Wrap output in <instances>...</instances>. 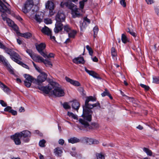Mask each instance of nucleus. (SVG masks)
Returning <instances> with one entry per match:
<instances>
[{
	"mask_svg": "<svg viewBox=\"0 0 159 159\" xmlns=\"http://www.w3.org/2000/svg\"><path fill=\"white\" fill-rule=\"evenodd\" d=\"M125 1V0H120V4L123 7H126V4Z\"/></svg>",
	"mask_w": 159,
	"mask_h": 159,
	"instance_id": "50",
	"label": "nucleus"
},
{
	"mask_svg": "<svg viewBox=\"0 0 159 159\" xmlns=\"http://www.w3.org/2000/svg\"><path fill=\"white\" fill-rule=\"evenodd\" d=\"M93 77L94 78H96L97 79H100V77L98 76V75L95 72H94L93 74L92 75Z\"/></svg>",
	"mask_w": 159,
	"mask_h": 159,
	"instance_id": "54",
	"label": "nucleus"
},
{
	"mask_svg": "<svg viewBox=\"0 0 159 159\" xmlns=\"http://www.w3.org/2000/svg\"><path fill=\"white\" fill-rule=\"evenodd\" d=\"M65 78L67 82L70 83L74 86H79L80 85V83L78 81L72 80L67 77H66Z\"/></svg>",
	"mask_w": 159,
	"mask_h": 159,
	"instance_id": "22",
	"label": "nucleus"
},
{
	"mask_svg": "<svg viewBox=\"0 0 159 159\" xmlns=\"http://www.w3.org/2000/svg\"><path fill=\"white\" fill-rule=\"evenodd\" d=\"M129 33L134 37H135L137 35L136 33L132 30L130 32H129Z\"/></svg>",
	"mask_w": 159,
	"mask_h": 159,
	"instance_id": "60",
	"label": "nucleus"
},
{
	"mask_svg": "<svg viewBox=\"0 0 159 159\" xmlns=\"http://www.w3.org/2000/svg\"><path fill=\"white\" fill-rule=\"evenodd\" d=\"M86 26V22L83 21V22L82 24H81L80 25V28L81 30H83Z\"/></svg>",
	"mask_w": 159,
	"mask_h": 159,
	"instance_id": "46",
	"label": "nucleus"
},
{
	"mask_svg": "<svg viewBox=\"0 0 159 159\" xmlns=\"http://www.w3.org/2000/svg\"><path fill=\"white\" fill-rule=\"evenodd\" d=\"M18 35L27 39L29 38L31 36V34L30 33L27 32L24 34H21L20 32H18Z\"/></svg>",
	"mask_w": 159,
	"mask_h": 159,
	"instance_id": "30",
	"label": "nucleus"
},
{
	"mask_svg": "<svg viewBox=\"0 0 159 159\" xmlns=\"http://www.w3.org/2000/svg\"><path fill=\"white\" fill-rule=\"evenodd\" d=\"M153 82L157 84H159V78L154 77L153 78Z\"/></svg>",
	"mask_w": 159,
	"mask_h": 159,
	"instance_id": "47",
	"label": "nucleus"
},
{
	"mask_svg": "<svg viewBox=\"0 0 159 159\" xmlns=\"http://www.w3.org/2000/svg\"><path fill=\"white\" fill-rule=\"evenodd\" d=\"M54 153L58 156H61L62 153V149L60 148H57L54 150Z\"/></svg>",
	"mask_w": 159,
	"mask_h": 159,
	"instance_id": "29",
	"label": "nucleus"
},
{
	"mask_svg": "<svg viewBox=\"0 0 159 159\" xmlns=\"http://www.w3.org/2000/svg\"><path fill=\"white\" fill-rule=\"evenodd\" d=\"M123 96H125V97L126 99L128 101H129V102H131L133 103L134 104L137 103L136 100L134 99L133 98L129 97L125 95H123Z\"/></svg>",
	"mask_w": 159,
	"mask_h": 159,
	"instance_id": "32",
	"label": "nucleus"
},
{
	"mask_svg": "<svg viewBox=\"0 0 159 159\" xmlns=\"http://www.w3.org/2000/svg\"><path fill=\"white\" fill-rule=\"evenodd\" d=\"M73 61L74 63L76 64H83L84 63V58L82 57H76L73 60Z\"/></svg>",
	"mask_w": 159,
	"mask_h": 159,
	"instance_id": "23",
	"label": "nucleus"
},
{
	"mask_svg": "<svg viewBox=\"0 0 159 159\" xmlns=\"http://www.w3.org/2000/svg\"><path fill=\"white\" fill-rule=\"evenodd\" d=\"M35 46L37 50L43 57L46 56V53L43 52V50L45 48L46 45L45 43H42L39 44L35 43Z\"/></svg>",
	"mask_w": 159,
	"mask_h": 159,
	"instance_id": "7",
	"label": "nucleus"
},
{
	"mask_svg": "<svg viewBox=\"0 0 159 159\" xmlns=\"http://www.w3.org/2000/svg\"><path fill=\"white\" fill-rule=\"evenodd\" d=\"M86 48L88 51L89 55L91 56H92L93 53V51L92 48L88 45L86 46Z\"/></svg>",
	"mask_w": 159,
	"mask_h": 159,
	"instance_id": "41",
	"label": "nucleus"
},
{
	"mask_svg": "<svg viewBox=\"0 0 159 159\" xmlns=\"http://www.w3.org/2000/svg\"><path fill=\"white\" fill-rule=\"evenodd\" d=\"M11 27L14 29V30H15L17 34L18 35V32H19L18 31V26L15 24H14Z\"/></svg>",
	"mask_w": 159,
	"mask_h": 159,
	"instance_id": "45",
	"label": "nucleus"
},
{
	"mask_svg": "<svg viewBox=\"0 0 159 159\" xmlns=\"http://www.w3.org/2000/svg\"><path fill=\"white\" fill-rule=\"evenodd\" d=\"M3 64L4 66L7 67V69L11 74H14V71L13 68L7 61H6Z\"/></svg>",
	"mask_w": 159,
	"mask_h": 159,
	"instance_id": "24",
	"label": "nucleus"
},
{
	"mask_svg": "<svg viewBox=\"0 0 159 159\" xmlns=\"http://www.w3.org/2000/svg\"><path fill=\"white\" fill-rule=\"evenodd\" d=\"M96 156L98 159H105L104 156L101 154L98 153Z\"/></svg>",
	"mask_w": 159,
	"mask_h": 159,
	"instance_id": "49",
	"label": "nucleus"
},
{
	"mask_svg": "<svg viewBox=\"0 0 159 159\" xmlns=\"http://www.w3.org/2000/svg\"><path fill=\"white\" fill-rule=\"evenodd\" d=\"M84 21L85 22H87L89 24L90 22V20L88 19L87 17H85L84 18Z\"/></svg>",
	"mask_w": 159,
	"mask_h": 159,
	"instance_id": "58",
	"label": "nucleus"
},
{
	"mask_svg": "<svg viewBox=\"0 0 159 159\" xmlns=\"http://www.w3.org/2000/svg\"><path fill=\"white\" fill-rule=\"evenodd\" d=\"M0 103L3 107H6L7 106L6 103L2 100H0Z\"/></svg>",
	"mask_w": 159,
	"mask_h": 159,
	"instance_id": "59",
	"label": "nucleus"
},
{
	"mask_svg": "<svg viewBox=\"0 0 159 159\" xmlns=\"http://www.w3.org/2000/svg\"><path fill=\"white\" fill-rule=\"evenodd\" d=\"M143 150L148 155L150 156H151L152 155V152L151 150H149L148 149L146 148H143Z\"/></svg>",
	"mask_w": 159,
	"mask_h": 159,
	"instance_id": "35",
	"label": "nucleus"
},
{
	"mask_svg": "<svg viewBox=\"0 0 159 159\" xmlns=\"http://www.w3.org/2000/svg\"><path fill=\"white\" fill-rule=\"evenodd\" d=\"M64 5L72 10V14L73 17L75 18L80 16V14L78 11V9L76 6L69 2H65Z\"/></svg>",
	"mask_w": 159,
	"mask_h": 159,
	"instance_id": "5",
	"label": "nucleus"
},
{
	"mask_svg": "<svg viewBox=\"0 0 159 159\" xmlns=\"http://www.w3.org/2000/svg\"><path fill=\"white\" fill-rule=\"evenodd\" d=\"M64 30L66 32H68L71 30V28L68 25H65L63 27Z\"/></svg>",
	"mask_w": 159,
	"mask_h": 159,
	"instance_id": "38",
	"label": "nucleus"
},
{
	"mask_svg": "<svg viewBox=\"0 0 159 159\" xmlns=\"http://www.w3.org/2000/svg\"><path fill=\"white\" fill-rule=\"evenodd\" d=\"M98 27L96 26L94 27L93 29V37L94 38H96L97 36V34H98Z\"/></svg>",
	"mask_w": 159,
	"mask_h": 159,
	"instance_id": "37",
	"label": "nucleus"
},
{
	"mask_svg": "<svg viewBox=\"0 0 159 159\" xmlns=\"http://www.w3.org/2000/svg\"><path fill=\"white\" fill-rule=\"evenodd\" d=\"M46 56L45 57H44L45 58H50L52 57H54V55L53 53H51L49 54V55H47L46 54Z\"/></svg>",
	"mask_w": 159,
	"mask_h": 159,
	"instance_id": "55",
	"label": "nucleus"
},
{
	"mask_svg": "<svg viewBox=\"0 0 159 159\" xmlns=\"http://www.w3.org/2000/svg\"><path fill=\"white\" fill-rule=\"evenodd\" d=\"M76 33L75 30H73L68 34V36L69 38H74Z\"/></svg>",
	"mask_w": 159,
	"mask_h": 159,
	"instance_id": "33",
	"label": "nucleus"
},
{
	"mask_svg": "<svg viewBox=\"0 0 159 159\" xmlns=\"http://www.w3.org/2000/svg\"><path fill=\"white\" fill-rule=\"evenodd\" d=\"M85 71L89 74L90 75L92 76L94 72V71L92 70H89L87 69L86 68H85Z\"/></svg>",
	"mask_w": 159,
	"mask_h": 159,
	"instance_id": "48",
	"label": "nucleus"
},
{
	"mask_svg": "<svg viewBox=\"0 0 159 159\" xmlns=\"http://www.w3.org/2000/svg\"><path fill=\"white\" fill-rule=\"evenodd\" d=\"M10 112L13 115H17V111L12 109H11V110Z\"/></svg>",
	"mask_w": 159,
	"mask_h": 159,
	"instance_id": "63",
	"label": "nucleus"
},
{
	"mask_svg": "<svg viewBox=\"0 0 159 159\" xmlns=\"http://www.w3.org/2000/svg\"><path fill=\"white\" fill-rule=\"evenodd\" d=\"M71 105L72 108L77 111L78 110L80 107L79 102L76 100H75L72 102Z\"/></svg>",
	"mask_w": 159,
	"mask_h": 159,
	"instance_id": "25",
	"label": "nucleus"
},
{
	"mask_svg": "<svg viewBox=\"0 0 159 159\" xmlns=\"http://www.w3.org/2000/svg\"><path fill=\"white\" fill-rule=\"evenodd\" d=\"M40 57L42 58H40V59L41 60H39L38 59V61H37V62H43L47 66H49L50 67H51L52 66V64L51 63V61H48V60H44L43 57L40 56Z\"/></svg>",
	"mask_w": 159,
	"mask_h": 159,
	"instance_id": "21",
	"label": "nucleus"
},
{
	"mask_svg": "<svg viewBox=\"0 0 159 159\" xmlns=\"http://www.w3.org/2000/svg\"><path fill=\"white\" fill-rule=\"evenodd\" d=\"M11 138L14 140L15 144L16 145H20L21 143L20 140V136L19 133H16L14 135L11 136Z\"/></svg>",
	"mask_w": 159,
	"mask_h": 159,
	"instance_id": "14",
	"label": "nucleus"
},
{
	"mask_svg": "<svg viewBox=\"0 0 159 159\" xmlns=\"http://www.w3.org/2000/svg\"><path fill=\"white\" fill-rule=\"evenodd\" d=\"M96 98L92 96H89L86 97V99L84 105H83V107H87L90 104L89 103V102L90 101L92 102L96 101Z\"/></svg>",
	"mask_w": 159,
	"mask_h": 159,
	"instance_id": "18",
	"label": "nucleus"
},
{
	"mask_svg": "<svg viewBox=\"0 0 159 159\" xmlns=\"http://www.w3.org/2000/svg\"><path fill=\"white\" fill-rule=\"evenodd\" d=\"M39 89L42 90L46 94H48L50 91L52 89V87L51 85V82L48 86L45 87H41L39 88Z\"/></svg>",
	"mask_w": 159,
	"mask_h": 159,
	"instance_id": "15",
	"label": "nucleus"
},
{
	"mask_svg": "<svg viewBox=\"0 0 159 159\" xmlns=\"http://www.w3.org/2000/svg\"><path fill=\"white\" fill-rule=\"evenodd\" d=\"M69 143H75L80 142V140L76 137H72L68 139Z\"/></svg>",
	"mask_w": 159,
	"mask_h": 159,
	"instance_id": "28",
	"label": "nucleus"
},
{
	"mask_svg": "<svg viewBox=\"0 0 159 159\" xmlns=\"http://www.w3.org/2000/svg\"><path fill=\"white\" fill-rule=\"evenodd\" d=\"M45 7L49 10V15L50 16H53L55 13L54 10L55 5L53 2L48 1L45 4Z\"/></svg>",
	"mask_w": 159,
	"mask_h": 159,
	"instance_id": "6",
	"label": "nucleus"
},
{
	"mask_svg": "<svg viewBox=\"0 0 159 159\" xmlns=\"http://www.w3.org/2000/svg\"><path fill=\"white\" fill-rule=\"evenodd\" d=\"M101 95L102 97L108 96L111 99H112V97L110 94L109 91H104L101 94Z\"/></svg>",
	"mask_w": 159,
	"mask_h": 159,
	"instance_id": "34",
	"label": "nucleus"
},
{
	"mask_svg": "<svg viewBox=\"0 0 159 159\" xmlns=\"http://www.w3.org/2000/svg\"><path fill=\"white\" fill-rule=\"evenodd\" d=\"M41 31L43 33L48 35H50L52 33L48 27L46 26L42 28Z\"/></svg>",
	"mask_w": 159,
	"mask_h": 159,
	"instance_id": "27",
	"label": "nucleus"
},
{
	"mask_svg": "<svg viewBox=\"0 0 159 159\" xmlns=\"http://www.w3.org/2000/svg\"><path fill=\"white\" fill-rule=\"evenodd\" d=\"M84 140L87 143L90 145L92 144H96L99 143L98 140L90 138H86Z\"/></svg>",
	"mask_w": 159,
	"mask_h": 159,
	"instance_id": "19",
	"label": "nucleus"
},
{
	"mask_svg": "<svg viewBox=\"0 0 159 159\" xmlns=\"http://www.w3.org/2000/svg\"><path fill=\"white\" fill-rule=\"evenodd\" d=\"M24 77L25 78L24 81L25 85L27 87H30L34 80L33 78L30 75L26 74L24 75Z\"/></svg>",
	"mask_w": 159,
	"mask_h": 159,
	"instance_id": "10",
	"label": "nucleus"
},
{
	"mask_svg": "<svg viewBox=\"0 0 159 159\" xmlns=\"http://www.w3.org/2000/svg\"><path fill=\"white\" fill-rule=\"evenodd\" d=\"M0 48L3 49L5 52L11 56L14 51L11 49L7 48L4 45L0 42Z\"/></svg>",
	"mask_w": 159,
	"mask_h": 159,
	"instance_id": "17",
	"label": "nucleus"
},
{
	"mask_svg": "<svg viewBox=\"0 0 159 159\" xmlns=\"http://www.w3.org/2000/svg\"><path fill=\"white\" fill-rule=\"evenodd\" d=\"M47 78V75L44 72H41L39 75L37 79H35V82L38 85L42 83Z\"/></svg>",
	"mask_w": 159,
	"mask_h": 159,
	"instance_id": "8",
	"label": "nucleus"
},
{
	"mask_svg": "<svg viewBox=\"0 0 159 159\" xmlns=\"http://www.w3.org/2000/svg\"><path fill=\"white\" fill-rule=\"evenodd\" d=\"M26 52L28 54L33 60L36 62L38 61V59L42 58L40 56L36 54H35L32 50L29 49H27L26 50Z\"/></svg>",
	"mask_w": 159,
	"mask_h": 159,
	"instance_id": "11",
	"label": "nucleus"
},
{
	"mask_svg": "<svg viewBox=\"0 0 159 159\" xmlns=\"http://www.w3.org/2000/svg\"><path fill=\"white\" fill-rule=\"evenodd\" d=\"M2 16L3 20L6 21L9 26L11 27L14 24V22L10 19L7 18L4 13L2 15Z\"/></svg>",
	"mask_w": 159,
	"mask_h": 159,
	"instance_id": "20",
	"label": "nucleus"
},
{
	"mask_svg": "<svg viewBox=\"0 0 159 159\" xmlns=\"http://www.w3.org/2000/svg\"><path fill=\"white\" fill-rule=\"evenodd\" d=\"M87 1V0H83L79 2L80 7L81 9H83L84 6V2Z\"/></svg>",
	"mask_w": 159,
	"mask_h": 159,
	"instance_id": "40",
	"label": "nucleus"
},
{
	"mask_svg": "<svg viewBox=\"0 0 159 159\" xmlns=\"http://www.w3.org/2000/svg\"><path fill=\"white\" fill-rule=\"evenodd\" d=\"M6 61L4 57L0 55V62H2L3 64Z\"/></svg>",
	"mask_w": 159,
	"mask_h": 159,
	"instance_id": "53",
	"label": "nucleus"
},
{
	"mask_svg": "<svg viewBox=\"0 0 159 159\" xmlns=\"http://www.w3.org/2000/svg\"><path fill=\"white\" fill-rule=\"evenodd\" d=\"M33 2V4L34 5H38L39 2V0H31Z\"/></svg>",
	"mask_w": 159,
	"mask_h": 159,
	"instance_id": "57",
	"label": "nucleus"
},
{
	"mask_svg": "<svg viewBox=\"0 0 159 159\" xmlns=\"http://www.w3.org/2000/svg\"><path fill=\"white\" fill-rule=\"evenodd\" d=\"M139 85L141 87L144 89L146 91H148L150 89V87L148 86L142 84H140Z\"/></svg>",
	"mask_w": 159,
	"mask_h": 159,
	"instance_id": "39",
	"label": "nucleus"
},
{
	"mask_svg": "<svg viewBox=\"0 0 159 159\" xmlns=\"http://www.w3.org/2000/svg\"><path fill=\"white\" fill-rule=\"evenodd\" d=\"M51 85L54 89L52 93L56 97H59L63 96L65 95L64 90L61 87H58V83L53 81H51Z\"/></svg>",
	"mask_w": 159,
	"mask_h": 159,
	"instance_id": "4",
	"label": "nucleus"
},
{
	"mask_svg": "<svg viewBox=\"0 0 159 159\" xmlns=\"http://www.w3.org/2000/svg\"><path fill=\"white\" fill-rule=\"evenodd\" d=\"M19 133L20 134V138H22L25 142H28L29 141L28 137H30L31 133L29 131L24 130Z\"/></svg>",
	"mask_w": 159,
	"mask_h": 159,
	"instance_id": "9",
	"label": "nucleus"
},
{
	"mask_svg": "<svg viewBox=\"0 0 159 159\" xmlns=\"http://www.w3.org/2000/svg\"><path fill=\"white\" fill-rule=\"evenodd\" d=\"M63 107L65 109H67L70 108V106L68 104L67 102H64L63 104Z\"/></svg>",
	"mask_w": 159,
	"mask_h": 159,
	"instance_id": "43",
	"label": "nucleus"
},
{
	"mask_svg": "<svg viewBox=\"0 0 159 159\" xmlns=\"http://www.w3.org/2000/svg\"><path fill=\"white\" fill-rule=\"evenodd\" d=\"M111 54L113 57H116L117 55L116 50L114 47H112L111 48Z\"/></svg>",
	"mask_w": 159,
	"mask_h": 159,
	"instance_id": "44",
	"label": "nucleus"
},
{
	"mask_svg": "<svg viewBox=\"0 0 159 159\" xmlns=\"http://www.w3.org/2000/svg\"><path fill=\"white\" fill-rule=\"evenodd\" d=\"M100 103L97 102L93 104H90L86 107H83V113L82 116L84 119H80L79 122L83 125L85 127H87L89 125L88 121L90 122L91 120L92 114L93 111L91 109L94 107L99 106L100 107Z\"/></svg>",
	"mask_w": 159,
	"mask_h": 159,
	"instance_id": "1",
	"label": "nucleus"
},
{
	"mask_svg": "<svg viewBox=\"0 0 159 159\" xmlns=\"http://www.w3.org/2000/svg\"><path fill=\"white\" fill-rule=\"evenodd\" d=\"M11 110V107L8 106L4 108V110L5 111H8L10 112Z\"/></svg>",
	"mask_w": 159,
	"mask_h": 159,
	"instance_id": "56",
	"label": "nucleus"
},
{
	"mask_svg": "<svg viewBox=\"0 0 159 159\" xmlns=\"http://www.w3.org/2000/svg\"><path fill=\"white\" fill-rule=\"evenodd\" d=\"M155 12L157 15L159 16V8L156 7L155 8Z\"/></svg>",
	"mask_w": 159,
	"mask_h": 159,
	"instance_id": "64",
	"label": "nucleus"
},
{
	"mask_svg": "<svg viewBox=\"0 0 159 159\" xmlns=\"http://www.w3.org/2000/svg\"><path fill=\"white\" fill-rule=\"evenodd\" d=\"M58 143L59 144L62 145L64 143V141L63 139H61L59 140Z\"/></svg>",
	"mask_w": 159,
	"mask_h": 159,
	"instance_id": "62",
	"label": "nucleus"
},
{
	"mask_svg": "<svg viewBox=\"0 0 159 159\" xmlns=\"http://www.w3.org/2000/svg\"><path fill=\"white\" fill-rule=\"evenodd\" d=\"M10 57L13 61L18 64L21 60L20 56L15 52L12 53V55L10 56Z\"/></svg>",
	"mask_w": 159,
	"mask_h": 159,
	"instance_id": "13",
	"label": "nucleus"
},
{
	"mask_svg": "<svg viewBox=\"0 0 159 159\" xmlns=\"http://www.w3.org/2000/svg\"><path fill=\"white\" fill-rule=\"evenodd\" d=\"M9 6H7L0 0V11L11 14V11L9 8Z\"/></svg>",
	"mask_w": 159,
	"mask_h": 159,
	"instance_id": "12",
	"label": "nucleus"
},
{
	"mask_svg": "<svg viewBox=\"0 0 159 159\" xmlns=\"http://www.w3.org/2000/svg\"><path fill=\"white\" fill-rule=\"evenodd\" d=\"M45 140L44 139H42L39 141V145L40 147H43L45 146Z\"/></svg>",
	"mask_w": 159,
	"mask_h": 159,
	"instance_id": "42",
	"label": "nucleus"
},
{
	"mask_svg": "<svg viewBox=\"0 0 159 159\" xmlns=\"http://www.w3.org/2000/svg\"><path fill=\"white\" fill-rule=\"evenodd\" d=\"M66 16L63 11H59L56 16V20L57 21L55 24V27L54 31L56 33L61 31L63 28V25L61 22L65 20Z\"/></svg>",
	"mask_w": 159,
	"mask_h": 159,
	"instance_id": "3",
	"label": "nucleus"
},
{
	"mask_svg": "<svg viewBox=\"0 0 159 159\" xmlns=\"http://www.w3.org/2000/svg\"><path fill=\"white\" fill-rule=\"evenodd\" d=\"M18 64L22 66L23 67L26 68H27V69L29 68L28 66L26 64L23 63L22 62H21V61H20V62H19L18 63Z\"/></svg>",
	"mask_w": 159,
	"mask_h": 159,
	"instance_id": "52",
	"label": "nucleus"
},
{
	"mask_svg": "<svg viewBox=\"0 0 159 159\" xmlns=\"http://www.w3.org/2000/svg\"><path fill=\"white\" fill-rule=\"evenodd\" d=\"M67 115L70 117H71L75 119L78 120L77 116L76 115H75L71 112H68Z\"/></svg>",
	"mask_w": 159,
	"mask_h": 159,
	"instance_id": "36",
	"label": "nucleus"
},
{
	"mask_svg": "<svg viewBox=\"0 0 159 159\" xmlns=\"http://www.w3.org/2000/svg\"><path fill=\"white\" fill-rule=\"evenodd\" d=\"M44 21L46 24H51L52 23V20L48 18L45 19Z\"/></svg>",
	"mask_w": 159,
	"mask_h": 159,
	"instance_id": "51",
	"label": "nucleus"
},
{
	"mask_svg": "<svg viewBox=\"0 0 159 159\" xmlns=\"http://www.w3.org/2000/svg\"><path fill=\"white\" fill-rule=\"evenodd\" d=\"M146 1L147 3L148 4H151L154 2L153 0H146Z\"/></svg>",
	"mask_w": 159,
	"mask_h": 159,
	"instance_id": "61",
	"label": "nucleus"
},
{
	"mask_svg": "<svg viewBox=\"0 0 159 159\" xmlns=\"http://www.w3.org/2000/svg\"><path fill=\"white\" fill-rule=\"evenodd\" d=\"M38 10V7L36 5H34L33 2L31 0H27L22 9V10L24 13H29L30 16L37 12Z\"/></svg>",
	"mask_w": 159,
	"mask_h": 159,
	"instance_id": "2",
	"label": "nucleus"
},
{
	"mask_svg": "<svg viewBox=\"0 0 159 159\" xmlns=\"http://www.w3.org/2000/svg\"><path fill=\"white\" fill-rule=\"evenodd\" d=\"M0 87L2 89L5 93H8L10 92L9 89L5 85L0 82Z\"/></svg>",
	"mask_w": 159,
	"mask_h": 159,
	"instance_id": "26",
	"label": "nucleus"
},
{
	"mask_svg": "<svg viewBox=\"0 0 159 159\" xmlns=\"http://www.w3.org/2000/svg\"><path fill=\"white\" fill-rule=\"evenodd\" d=\"M43 13L41 12H37L35 15L34 19L38 23H40L42 21L43 19Z\"/></svg>",
	"mask_w": 159,
	"mask_h": 159,
	"instance_id": "16",
	"label": "nucleus"
},
{
	"mask_svg": "<svg viewBox=\"0 0 159 159\" xmlns=\"http://www.w3.org/2000/svg\"><path fill=\"white\" fill-rule=\"evenodd\" d=\"M121 40L122 42L124 43H126L129 41V39L126 35L125 34H121Z\"/></svg>",
	"mask_w": 159,
	"mask_h": 159,
	"instance_id": "31",
	"label": "nucleus"
}]
</instances>
